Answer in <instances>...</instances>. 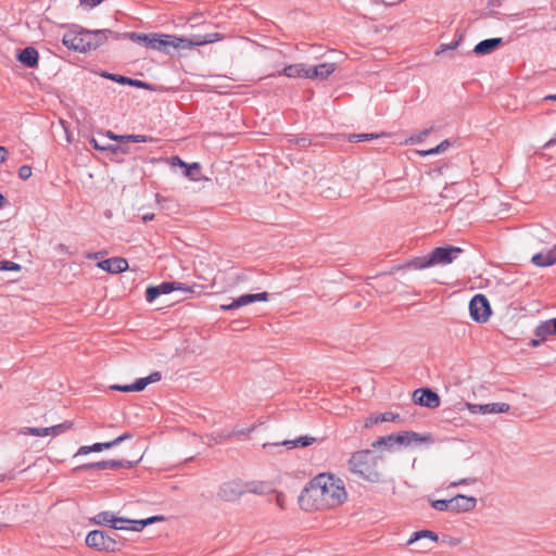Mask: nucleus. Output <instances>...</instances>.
Masks as SVG:
<instances>
[{
    "label": "nucleus",
    "mask_w": 556,
    "mask_h": 556,
    "mask_svg": "<svg viewBox=\"0 0 556 556\" xmlns=\"http://www.w3.org/2000/svg\"><path fill=\"white\" fill-rule=\"evenodd\" d=\"M345 498L346 491L342 480L333 475L320 473L304 488L299 503L304 510H320L334 508Z\"/></svg>",
    "instance_id": "1"
},
{
    "label": "nucleus",
    "mask_w": 556,
    "mask_h": 556,
    "mask_svg": "<svg viewBox=\"0 0 556 556\" xmlns=\"http://www.w3.org/2000/svg\"><path fill=\"white\" fill-rule=\"evenodd\" d=\"M124 36L128 37L131 41L136 43L144 46L148 49L163 51L165 53H168L172 48H190L193 46H201L214 41V39H212L211 37L191 41L186 38L177 37L174 35L143 34L136 31L126 33Z\"/></svg>",
    "instance_id": "2"
},
{
    "label": "nucleus",
    "mask_w": 556,
    "mask_h": 556,
    "mask_svg": "<svg viewBox=\"0 0 556 556\" xmlns=\"http://www.w3.org/2000/svg\"><path fill=\"white\" fill-rule=\"evenodd\" d=\"M109 36L118 38L117 34L109 29L68 30L64 34L62 42L66 48L84 53L99 48L109 39Z\"/></svg>",
    "instance_id": "3"
},
{
    "label": "nucleus",
    "mask_w": 556,
    "mask_h": 556,
    "mask_svg": "<svg viewBox=\"0 0 556 556\" xmlns=\"http://www.w3.org/2000/svg\"><path fill=\"white\" fill-rule=\"evenodd\" d=\"M378 457L370 450L355 452L349 460L350 469L366 481L377 483L381 475L377 469Z\"/></svg>",
    "instance_id": "4"
},
{
    "label": "nucleus",
    "mask_w": 556,
    "mask_h": 556,
    "mask_svg": "<svg viewBox=\"0 0 556 556\" xmlns=\"http://www.w3.org/2000/svg\"><path fill=\"white\" fill-rule=\"evenodd\" d=\"M85 542L88 547L106 553L117 552L124 545V541L118 534L111 535L102 530L90 531Z\"/></svg>",
    "instance_id": "5"
},
{
    "label": "nucleus",
    "mask_w": 556,
    "mask_h": 556,
    "mask_svg": "<svg viewBox=\"0 0 556 556\" xmlns=\"http://www.w3.org/2000/svg\"><path fill=\"white\" fill-rule=\"evenodd\" d=\"M243 495L244 489L241 480L223 482L216 492V498L225 503L238 502Z\"/></svg>",
    "instance_id": "6"
},
{
    "label": "nucleus",
    "mask_w": 556,
    "mask_h": 556,
    "mask_svg": "<svg viewBox=\"0 0 556 556\" xmlns=\"http://www.w3.org/2000/svg\"><path fill=\"white\" fill-rule=\"evenodd\" d=\"M463 253V249L453 245L438 247L429 253L430 263L433 266L451 264Z\"/></svg>",
    "instance_id": "7"
},
{
    "label": "nucleus",
    "mask_w": 556,
    "mask_h": 556,
    "mask_svg": "<svg viewBox=\"0 0 556 556\" xmlns=\"http://www.w3.org/2000/svg\"><path fill=\"white\" fill-rule=\"evenodd\" d=\"M469 313L477 323H485L491 314L490 303L483 294H476L469 303Z\"/></svg>",
    "instance_id": "8"
},
{
    "label": "nucleus",
    "mask_w": 556,
    "mask_h": 556,
    "mask_svg": "<svg viewBox=\"0 0 556 556\" xmlns=\"http://www.w3.org/2000/svg\"><path fill=\"white\" fill-rule=\"evenodd\" d=\"M414 402L418 405L437 408L440 406L439 395L428 388L417 389L413 393Z\"/></svg>",
    "instance_id": "9"
},
{
    "label": "nucleus",
    "mask_w": 556,
    "mask_h": 556,
    "mask_svg": "<svg viewBox=\"0 0 556 556\" xmlns=\"http://www.w3.org/2000/svg\"><path fill=\"white\" fill-rule=\"evenodd\" d=\"M535 339L532 340L533 345L541 344L548 340L549 337L556 336V317L540 323L534 331Z\"/></svg>",
    "instance_id": "10"
},
{
    "label": "nucleus",
    "mask_w": 556,
    "mask_h": 556,
    "mask_svg": "<svg viewBox=\"0 0 556 556\" xmlns=\"http://www.w3.org/2000/svg\"><path fill=\"white\" fill-rule=\"evenodd\" d=\"M467 409L472 414H500L507 413L510 408L507 403L472 404L466 403Z\"/></svg>",
    "instance_id": "11"
},
{
    "label": "nucleus",
    "mask_w": 556,
    "mask_h": 556,
    "mask_svg": "<svg viewBox=\"0 0 556 556\" xmlns=\"http://www.w3.org/2000/svg\"><path fill=\"white\" fill-rule=\"evenodd\" d=\"M92 522L100 526H110L114 530H124L125 522L129 521L127 518L115 517L111 511H101L96 515L92 519Z\"/></svg>",
    "instance_id": "12"
},
{
    "label": "nucleus",
    "mask_w": 556,
    "mask_h": 556,
    "mask_svg": "<svg viewBox=\"0 0 556 556\" xmlns=\"http://www.w3.org/2000/svg\"><path fill=\"white\" fill-rule=\"evenodd\" d=\"M393 440L397 443V445H410L412 443H431L432 437L431 434H419L414 431H402L395 433Z\"/></svg>",
    "instance_id": "13"
},
{
    "label": "nucleus",
    "mask_w": 556,
    "mask_h": 556,
    "mask_svg": "<svg viewBox=\"0 0 556 556\" xmlns=\"http://www.w3.org/2000/svg\"><path fill=\"white\" fill-rule=\"evenodd\" d=\"M268 300V293L267 292H261V293H254V294H243L240 295L237 299H233L229 304L222 305L223 309H236L242 306H245L248 304L257 302V301H267Z\"/></svg>",
    "instance_id": "14"
},
{
    "label": "nucleus",
    "mask_w": 556,
    "mask_h": 556,
    "mask_svg": "<svg viewBox=\"0 0 556 556\" xmlns=\"http://www.w3.org/2000/svg\"><path fill=\"white\" fill-rule=\"evenodd\" d=\"M132 463L129 460H101L97 463H90L86 465H81L76 468V470H85V469H97V470H106V469H118V468H130Z\"/></svg>",
    "instance_id": "15"
},
{
    "label": "nucleus",
    "mask_w": 556,
    "mask_h": 556,
    "mask_svg": "<svg viewBox=\"0 0 556 556\" xmlns=\"http://www.w3.org/2000/svg\"><path fill=\"white\" fill-rule=\"evenodd\" d=\"M97 266L111 274H119L128 268V262L124 257H111L98 262Z\"/></svg>",
    "instance_id": "16"
},
{
    "label": "nucleus",
    "mask_w": 556,
    "mask_h": 556,
    "mask_svg": "<svg viewBox=\"0 0 556 556\" xmlns=\"http://www.w3.org/2000/svg\"><path fill=\"white\" fill-rule=\"evenodd\" d=\"M311 65H305L303 63L291 64L286 66L279 75H285L289 78H309L311 76Z\"/></svg>",
    "instance_id": "17"
},
{
    "label": "nucleus",
    "mask_w": 556,
    "mask_h": 556,
    "mask_svg": "<svg viewBox=\"0 0 556 556\" xmlns=\"http://www.w3.org/2000/svg\"><path fill=\"white\" fill-rule=\"evenodd\" d=\"M476 505L477 498L473 496L458 494L453 497V513H467L475 509Z\"/></svg>",
    "instance_id": "18"
},
{
    "label": "nucleus",
    "mask_w": 556,
    "mask_h": 556,
    "mask_svg": "<svg viewBox=\"0 0 556 556\" xmlns=\"http://www.w3.org/2000/svg\"><path fill=\"white\" fill-rule=\"evenodd\" d=\"M531 263L538 267H547L556 264V244L547 251L534 254Z\"/></svg>",
    "instance_id": "19"
},
{
    "label": "nucleus",
    "mask_w": 556,
    "mask_h": 556,
    "mask_svg": "<svg viewBox=\"0 0 556 556\" xmlns=\"http://www.w3.org/2000/svg\"><path fill=\"white\" fill-rule=\"evenodd\" d=\"M503 45L502 38H489L480 41L473 48V53L477 55H485L495 51L500 46Z\"/></svg>",
    "instance_id": "20"
},
{
    "label": "nucleus",
    "mask_w": 556,
    "mask_h": 556,
    "mask_svg": "<svg viewBox=\"0 0 556 556\" xmlns=\"http://www.w3.org/2000/svg\"><path fill=\"white\" fill-rule=\"evenodd\" d=\"M38 51L34 47H26L17 54V60L29 68H34L38 65Z\"/></svg>",
    "instance_id": "21"
},
{
    "label": "nucleus",
    "mask_w": 556,
    "mask_h": 556,
    "mask_svg": "<svg viewBox=\"0 0 556 556\" xmlns=\"http://www.w3.org/2000/svg\"><path fill=\"white\" fill-rule=\"evenodd\" d=\"M312 79H326L336 71L334 63H321L315 66H311Z\"/></svg>",
    "instance_id": "22"
},
{
    "label": "nucleus",
    "mask_w": 556,
    "mask_h": 556,
    "mask_svg": "<svg viewBox=\"0 0 556 556\" xmlns=\"http://www.w3.org/2000/svg\"><path fill=\"white\" fill-rule=\"evenodd\" d=\"M401 420H402V418L399 414H394L392 412H386V413H380V414L370 416L366 420L365 427L369 428L374 424L383 422V421L400 422Z\"/></svg>",
    "instance_id": "23"
},
{
    "label": "nucleus",
    "mask_w": 556,
    "mask_h": 556,
    "mask_svg": "<svg viewBox=\"0 0 556 556\" xmlns=\"http://www.w3.org/2000/svg\"><path fill=\"white\" fill-rule=\"evenodd\" d=\"M160 380H161V374L159 371H154L151 375H149L148 377L137 379L131 384L132 391L134 392H140V391L144 390V388L148 384L153 383V382H157Z\"/></svg>",
    "instance_id": "24"
},
{
    "label": "nucleus",
    "mask_w": 556,
    "mask_h": 556,
    "mask_svg": "<svg viewBox=\"0 0 556 556\" xmlns=\"http://www.w3.org/2000/svg\"><path fill=\"white\" fill-rule=\"evenodd\" d=\"M404 268H412V269H425L428 267H432L430 263V257L428 255L417 256L409 261H407L404 265Z\"/></svg>",
    "instance_id": "25"
},
{
    "label": "nucleus",
    "mask_w": 556,
    "mask_h": 556,
    "mask_svg": "<svg viewBox=\"0 0 556 556\" xmlns=\"http://www.w3.org/2000/svg\"><path fill=\"white\" fill-rule=\"evenodd\" d=\"M160 293L161 294H168L175 290H180L185 292L191 291V288L177 281H165L159 285Z\"/></svg>",
    "instance_id": "26"
},
{
    "label": "nucleus",
    "mask_w": 556,
    "mask_h": 556,
    "mask_svg": "<svg viewBox=\"0 0 556 556\" xmlns=\"http://www.w3.org/2000/svg\"><path fill=\"white\" fill-rule=\"evenodd\" d=\"M315 441H316L315 438L304 435V437H300L295 440H286L281 444L287 446L288 448H294L298 446H302V447L308 446V445L313 444Z\"/></svg>",
    "instance_id": "27"
},
{
    "label": "nucleus",
    "mask_w": 556,
    "mask_h": 556,
    "mask_svg": "<svg viewBox=\"0 0 556 556\" xmlns=\"http://www.w3.org/2000/svg\"><path fill=\"white\" fill-rule=\"evenodd\" d=\"M161 519H163V517H157V516L150 517V518L143 519V520H130L129 519V521H126L125 523H130L131 527L125 526V528H126L125 530L141 531L146 526L153 523L154 521L161 520Z\"/></svg>",
    "instance_id": "28"
},
{
    "label": "nucleus",
    "mask_w": 556,
    "mask_h": 556,
    "mask_svg": "<svg viewBox=\"0 0 556 556\" xmlns=\"http://www.w3.org/2000/svg\"><path fill=\"white\" fill-rule=\"evenodd\" d=\"M244 494L253 493V494H265L267 485L264 482H243Z\"/></svg>",
    "instance_id": "29"
},
{
    "label": "nucleus",
    "mask_w": 556,
    "mask_h": 556,
    "mask_svg": "<svg viewBox=\"0 0 556 556\" xmlns=\"http://www.w3.org/2000/svg\"><path fill=\"white\" fill-rule=\"evenodd\" d=\"M424 538L430 539L432 542L438 541V535L434 532H432L430 530H421V531L414 532L413 535L410 536V539L407 541V544L412 545L416 541L424 539Z\"/></svg>",
    "instance_id": "30"
},
{
    "label": "nucleus",
    "mask_w": 556,
    "mask_h": 556,
    "mask_svg": "<svg viewBox=\"0 0 556 556\" xmlns=\"http://www.w3.org/2000/svg\"><path fill=\"white\" fill-rule=\"evenodd\" d=\"M450 146H451L450 140L445 139L441 143H439L437 147L428 149V150H420L417 153L421 156L439 154V153L444 152Z\"/></svg>",
    "instance_id": "31"
},
{
    "label": "nucleus",
    "mask_w": 556,
    "mask_h": 556,
    "mask_svg": "<svg viewBox=\"0 0 556 556\" xmlns=\"http://www.w3.org/2000/svg\"><path fill=\"white\" fill-rule=\"evenodd\" d=\"M155 139L144 135H125L119 137V142H154Z\"/></svg>",
    "instance_id": "32"
},
{
    "label": "nucleus",
    "mask_w": 556,
    "mask_h": 556,
    "mask_svg": "<svg viewBox=\"0 0 556 556\" xmlns=\"http://www.w3.org/2000/svg\"><path fill=\"white\" fill-rule=\"evenodd\" d=\"M72 427H73L72 421H65L63 424H59V425H55L52 427H47L48 435H53V437L60 435L63 432H65L66 430L71 429Z\"/></svg>",
    "instance_id": "33"
},
{
    "label": "nucleus",
    "mask_w": 556,
    "mask_h": 556,
    "mask_svg": "<svg viewBox=\"0 0 556 556\" xmlns=\"http://www.w3.org/2000/svg\"><path fill=\"white\" fill-rule=\"evenodd\" d=\"M394 435L395 433H392L387 437H380L379 439L372 442L371 446L375 448H379L381 446L392 447L395 444H397L395 440H393Z\"/></svg>",
    "instance_id": "34"
},
{
    "label": "nucleus",
    "mask_w": 556,
    "mask_h": 556,
    "mask_svg": "<svg viewBox=\"0 0 556 556\" xmlns=\"http://www.w3.org/2000/svg\"><path fill=\"white\" fill-rule=\"evenodd\" d=\"M453 498L451 500H435L431 506L438 511H452L453 513Z\"/></svg>",
    "instance_id": "35"
},
{
    "label": "nucleus",
    "mask_w": 556,
    "mask_h": 556,
    "mask_svg": "<svg viewBox=\"0 0 556 556\" xmlns=\"http://www.w3.org/2000/svg\"><path fill=\"white\" fill-rule=\"evenodd\" d=\"M386 136L384 132H381V134H353L349 137V140L351 142H362V141H366V140H371L374 138H379V137H383Z\"/></svg>",
    "instance_id": "36"
},
{
    "label": "nucleus",
    "mask_w": 556,
    "mask_h": 556,
    "mask_svg": "<svg viewBox=\"0 0 556 556\" xmlns=\"http://www.w3.org/2000/svg\"><path fill=\"white\" fill-rule=\"evenodd\" d=\"M201 168L200 163L194 162L192 164H187L185 169V176L188 177L190 180L198 181L200 178L195 176L194 172H199Z\"/></svg>",
    "instance_id": "37"
},
{
    "label": "nucleus",
    "mask_w": 556,
    "mask_h": 556,
    "mask_svg": "<svg viewBox=\"0 0 556 556\" xmlns=\"http://www.w3.org/2000/svg\"><path fill=\"white\" fill-rule=\"evenodd\" d=\"M130 438H131V434L129 432H125V433H123L122 435L117 437L116 439H114L112 441L100 443L101 444V450L103 451V450H108V448H111L113 446H116L119 443H122L125 440L130 439Z\"/></svg>",
    "instance_id": "38"
},
{
    "label": "nucleus",
    "mask_w": 556,
    "mask_h": 556,
    "mask_svg": "<svg viewBox=\"0 0 556 556\" xmlns=\"http://www.w3.org/2000/svg\"><path fill=\"white\" fill-rule=\"evenodd\" d=\"M21 433L24 435H35V437H46L48 435V430L46 428H31L25 427L21 429Z\"/></svg>",
    "instance_id": "39"
},
{
    "label": "nucleus",
    "mask_w": 556,
    "mask_h": 556,
    "mask_svg": "<svg viewBox=\"0 0 556 556\" xmlns=\"http://www.w3.org/2000/svg\"><path fill=\"white\" fill-rule=\"evenodd\" d=\"M462 38L463 36L459 35V37L456 40L452 41L451 43L440 45V47L435 50V55H440L448 50H455L459 46Z\"/></svg>",
    "instance_id": "40"
},
{
    "label": "nucleus",
    "mask_w": 556,
    "mask_h": 556,
    "mask_svg": "<svg viewBox=\"0 0 556 556\" xmlns=\"http://www.w3.org/2000/svg\"><path fill=\"white\" fill-rule=\"evenodd\" d=\"M101 444L100 443H94L92 445H84V446H80L77 451V453L75 454V456H78V455H87L91 452H101Z\"/></svg>",
    "instance_id": "41"
},
{
    "label": "nucleus",
    "mask_w": 556,
    "mask_h": 556,
    "mask_svg": "<svg viewBox=\"0 0 556 556\" xmlns=\"http://www.w3.org/2000/svg\"><path fill=\"white\" fill-rule=\"evenodd\" d=\"M160 295L159 286H152L146 290V300L150 303L154 302Z\"/></svg>",
    "instance_id": "42"
},
{
    "label": "nucleus",
    "mask_w": 556,
    "mask_h": 556,
    "mask_svg": "<svg viewBox=\"0 0 556 556\" xmlns=\"http://www.w3.org/2000/svg\"><path fill=\"white\" fill-rule=\"evenodd\" d=\"M21 269V265L14 263L12 261H0V271H18Z\"/></svg>",
    "instance_id": "43"
},
{
    "label": "nucleus",
    "mask_w": 556,
    "mask_h": 556,
    "mask_svg": "<svg viewBox=\"0 0 556 556\" xmlns=\"http://www.w3.org/2000/svg\"><path fill=\"white\" fill-rule=\"evenodd\" d=\"M102 76L110 80L118 83L121 85H126V83H128V77L123 76V75L112 74V73H103Z\"/></svg>",
    "instance_id": "44"
},
{
    "label": "nucleus",
    "mask_w": 556,
    "mask_h": 556,
    "mask_svg": "<svg viewBox=\"0 0 556 556\" xmlns=\"http://www.w3.org/2000/svg\"><path fill=\"white\" fill-rule=\"evenodd\" d=\"M126 85H129V86H132V87H137V88H140V89H146V90H152V86L143 80H139V79H132V78H129L128 77V83H126Z\"/></svg>",
    "instance_id": "45"
},
{
    "label": "nucleus",
    "mask_w": 556,
    "mask_h": 556,
    "mask_svg": "<svg viewBox=\"0 0 556 556\" xmlns=\"http://www.w3.org/2000/svg\"><path fill=\"white\" fill-rule=\"evenodd\" d=\"M18 176L21 179L26 180L31 176V167L28 165H23L18 169Z\"/></svg>",
    "instance_id": "46"
},
{
    "label": "nucleus",
    "mask_w": 556,
    "mask_h": 556,
    "mask_svg": "<svg viewBox=\"0 0 556 556\" xmlns=\"http://www.w3.org/2000/svg\"><path fill=\"white\" fill-rule=\"evenodd\" d=\"M477 481L476 478H464L458 481L451 482V484L447 486V489L455 488L463 484H472Z\"/></svg>",
    "instance_id": "47"
},
{
    "label": "nucleus",
    "mask_w": 556,
    "mask_h": 556,
    "mask_svg": "<svg viewBox=\"0 0 556 556\" xmlns=\"http://www.w3.org/2000/svg\"><path fill=\"white\" fill-rule=\"evenodd\" d=\"M432 130V127L424 129L418 135L410 137V142H420L425 137H427Z\"/></svg>",
    "instance_id": "48"
},
{
    "label": "nucleus",
    "mask_w": 556,
    "mask_h": 556,
    "mask_svg": "<svg viewBox=\"0 0 556 556\" xmlns=\"http://www.w3.org/2000/svg\"><path fill=\"white\" fill-rule=\"evenodd\" d=\"M168 163L172 165V166H179V167H185L187 165V163L185 161H182L178 155H175V156H172L169 160H168Z\"/></svg>",
    "instance_id": "49"
},
{
    "label": "nucleus",
    "mask_w": 556,
    "mask_h": 556,
    "mask_svg": "<svg viewBox=\"0 0 556 556\" xmlns=\"http://www.w3.org/2000/svg\"><path fill=\"white\" fill-rule=\"evenodd\" d=\"M112 390L121 391V392H134L131 384H114L111 387Z\"/></svg>",
    "instance_id": "50"
},
{
    "label": "nucleus",
    "mask_w": 556,
    "mask_h": 556,
    "mask_svg": "<svg viewBox=\"0 0 556 556\" xmlns=\"http://www.w3.org/2000/svg\"><path fill=\"white\" fill-rule=\"evenodd\" d=\"M90 143L92 144V147H93L96 150L106 151V150L109 149V148H106V147L100 146V144H99V142L97 141V139H94V138H91Z\"/></svg>",
    "instance_id": "51"
},
{
    "label": "nucleus",
    "mask_w": 556,
    "mask_h": 556,
    "mask_svg": "<svg viewBox=\"0 0 556 556\" xmlns=\"http://www.w3.org/2000/svg\"><path fill=\"white\" fill-rule=\"evenodd\" d=\"M103 0H80L83 4L89 5L91 8L100 4Z\"/></svg>",
    "instance_id": "52"
},
{
    "label": "nucleus",
    "mask_w": 556,
    "mask_h": 556,
    "mask_svg": "<svg viewBox=\"0 0 556 556\" xmlns=\"http://www.w3.org/2000/svg\"><path fill=\"white\" fill-rule=\"evenodd\" d=\"M276 503L280 508H285V496L281 493H277Z\"/></svg>",
    "instance_id": "53"
},
{
    "label": "nucleus",
    "mask_w": 556,
    "mask_h": 556,
    "mask_svg": "<svg viewBox=\"0 0 556 556\" xmlns=\"http://www.w3.org/2000/svg\"><path fill=\"white\" fill-rule=\"evenodd\" d=\"M7 156H8L7 148L0 146V164L7 160Z\"/></svg>",
    "instance_id": "54"
},
{
    "label": "nucleus",
    "mask_w": 556,
    "mask_h": 556,
    "mask_svg": "<svg viewBox=\"0 0 556 556\" xmlns=\"http://www.w3.org/2000/svg\"><path fill=\"white\" fill-rule=\"evenodd\" d=\"M153 218H154V214H152V213L144 214V215L142 216V220H143L144 223L150 222V220H152Z\"/></svg>",
    "instance_id": "55"
},
{
    "label": "nucleus",
    "mask_w": 556,
    "mask_h": 556,
    "mask_svg": "<svg viewBox=\"0 0 556 556\" xmlns=\"http://www.w3.org/2000/svg\"><path fill=\"white\" fill-rule=\"evenodd\" d=\"M121 136H122V135H115V134H113L112 131H109V132H108V137H109V138H111V139H113V140H115V141H119V137H121Z\"/></svg>",
    "instance_id": "56"
},
{
    "label": "nucleus",
    "mask_w": 556,
    "mask_h": 556,
    "mask_svg": "<svg viewBox=\"0 0 556 556\" xmlns=\"http://www.w3.org/2000/svg\"><path fill=\"white\" fill-rule=\"evenodd\" d=\"M98 256H99V253H88L87 254L88 258H97Z\"/></svg>",
    "instance_id": "57"
},
{
    "label": "nucleus",
    "mask_w": 556,
    "mask_h": 556,
    "mask_svg": "<svg viewBox=\"0 0 556 556\" xmlns=\"http://www.w3.org/2000/svg\"><path fill=\"white\" fill-rule=\"evenodd\" d=\"M298 143L301 146V147H305L306 146V139L305 138H302L298 141Z\"/></svg>",
    "instance_id": "58"
},
{
    "label": "nucleus",
    "mask_w": 556,
    "mask_h": 556,
    "mask_svg": "<svg viewBox=\"0 0 556 556\" xmlns=\"http://www.w3.org/2000/svg\"><path fill=\"white\" fill-rule=\"evenodd\" d=\"M545 100H554V101H556V94L546 96Z\"/></svg>",
    "instance_id": "59"
},
{
    "label": "nucleus",
    "mask_w": 556,
    "mask_h": 556,
    "mask_svg": "<svg viewBox=\"0 0 556 556\" xmlns=\"http://www.w3.org/2000/svg\"><path fill=\"white\" fill-rule=\"evenodd\" d=\"M4 201V197L0 193V207L3 205Z\"/></svg>",
    "instance_id": "60"
},
{
    "label": "nucleus",
    "mask_w": 556,
    "mask_h": 556,
    "mask_svg": "<svg viewBox=\"0 0 556 556\" xmlns=\"http://www.w3.org/2000/svg\"><path fill=\"white\" fill-rule=\"evenodd\" d=\"M59 249H60L61 251H67V248H66L64 244H60V245H59Z\"/></svg>",
    "instance_id": "61"
}]
</instances>
